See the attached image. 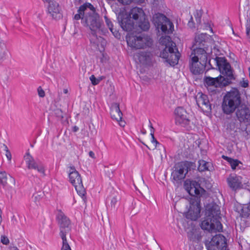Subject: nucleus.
Returning <instances> with one entry per match:
<instances>
[{
  "label": "nucleus",
  "instance_id": "nucleus-31",
  "mask_svg": "<svg viewBox=\"0 0 250 250\" xmlns=\"http://www.w3.org/2000/svg\"><path fill=\"white\" fill-rule=\"evenodd\" d=\"M183 165L184 166L187 173L188 172L195 170L196 167V165L195 163L189 161H184L181 162Z\"/></svg>",
  "mask_w": 250,
  "mask_h": 250
},
{
  "label": "nucleus",
  "instance_id": "nucleus-20",
  "mask_svg": "<svg viewBox=\"0 0 250 250\" xmlns=\"http://www.w3.org/2000/svg\"><path fill=\"white\" fill-rule=\"evenodd\" d=\"M200 96L196 98V103L199 107L202 104L204 106V108L207 111H210L211 110V105L209 102L208 96L202 92L198 93Z\"/></svg>",
  "mask_w": 250,
  "mask_h": 250
},
{
  "label": "nucleus",
  "instance_id": "nucleus-56",
  "mask_svg": "<svg viewBox=\"0 0 250 250\" xmlns=\"http://www.w3.org/2000/svg\"><path fill=\"white\" fill-rule=\"evenodd\" d=\"M113 32H114V33H112V34L114 35V36L116 38H118L120 36V34H119V32L117 31L116 29H114Z\"/></svg>",
  "mask_w": 250,
  "mask_h": 250
},
{
  "label": "nucleus",
  "instance_id": "nucleus-7",
  "mask_svg": "<svg viewBox=\"0 0 250 250\" xmlns=\"http://www.w3.org/2000/svg\"><path fill=\"white\" fill-rule=\"evenodd\" d=\"M205 245L207 250H229L227 239L221 233L213 236L210 241L206 240Z\"/></svg>",
  "mask_w": 250,
  "mask_h": 250
},
{
  "label": "nucleus",
  "instance_id": "nucleus-59",
  "mask_svg": "<svg viewBox=\"0 0 250 250\" xmlns=\"http://www.w3.org/2000/svg\"><path fill=\"white\" fill-rule=\"evenodd\" d=\"M79 127L75 125L73 127L72 130L73 132H76L79 130Z\"/></svg>",
  "mask_w": 250,
  "mask_h": 250
},
{
  "label": "nucleus",
  "instance_id": "nucleus-33",
  "mask_svg": "<svg viewBox=\"0 0 250 250\" xmlns=\"http://www.w3.org/2000/svg\"><path fill=\"white\" fill-rule=\"evenodd\" d=\"M87 8H89L91 11L95 10V7L90 3L85 2L79 7L78 11L81 12L84 15L85 11Z\"/></svg>",
  "mask_w": 250,
  "mask_h": 250
},
{
  "label": "nucleus",
  "instance_id": "nucleus-1",
  "mask_svg": "<svg viewBox=\"0 0 250 250\" xmlns=\"http://www.w3.org/2000/svg\"><path fill=\"white\" fill-rule=\"evenodd\" d=\"M222 112L226 115L235 113L238 121L242 123H250V108L243 102L240 91L232 87L223 96L221 104Z\"/></svg>",
  "mask_w": 250,
  "mask_h": 250
},
{
  "label": "nucleus",
  "instance_id": "nucleus-17",
  "mask_svg": "<svg viewBox=\"0 0 250 250\" xmlns=\"http://www.w3.org/2000/svg\"><path fill=\"white\" fill-rule=\"evenodd\" d=\"M208 35L206 33H201L196 36L194 42L191 48H208Z\"/></svg>",
  "mask_w": 250,
  "mask_h": 250
},
{
  "label": "nucleus",
  "instance_id": "nucleus-28",
  "mask_svg": "<svg viewBox=\"0 0 250 250\" xmlns=\"http://www.w3.org/2000/svg\"><path fill=\"white\" fill-rule=\"evenodd\" d=\"M136 26H138L143 31L148 30L150 27L149 21L146 19V17H144L142 20L137 21Z\"/></svg>",
  "mask_w": 250,
  "mask_h": 250
},
{
  "label": "nucleus",
  "instance_id": "nucleus-35",
  "mask_svg": "<svg viewBox=\"0 0 250 250\" xmlns=\"http://www.w3.org/2000/svg\"><path fill=\"white\" fill-rule=\"evenodd\" d=\"M7 174L4 171H0V184L5 186L7 184Z\"/></svg>",
  "mask_w": 250,
  "mask_h": 250
},
{
  "label": "nucleus",
  "instance_id": "nucleus-32",
  "mask_svg": "<svg viewBox=\"0 0 250 250\" xmlns=\"http://www.w3.org/2000/svg\"><path fill=\"white\" fill-rule=\"evenodd\" d=\"M174 114L175 117H186L188 116V113L186 109L183 107L178 106L174 110Z\"/></svg>",
  "mask_w": 250,
  "mask_h": 250
},
{
  "label": "nucleus",
  "instance_id": "nucleus-14",
  "mask_svg": "<svg viewBox=\"0 0 250 250\" xmlns=\"http://www.w3.org/2000/svg\"><path fill=\"white\" fill-rule=\"evenodd\" d=\"M56 220L60 228V232H70L71 230L70 219L61 210H59L56 216Z\"/></svg>",
  "mask_w": 250,
  "mask_h": 250
},
{
  "label": "nucleus",
  "instance_id": "nucleus-42",
  "mask_svg": "<svg viewBox=\"0 0 250 250\" xmlns=\"http://www.w3.org/2000/svg\"><path fill=\"white\" fill-rule=\"evenodd\" d=\"M43 193L42 192H38L36 194H34L33 195V198H34V200L35 202L39 201L40 199L43 197Z\"/></svg>",
  "mask_w": 250,
  "mask_h": 250
},
{
  "label": "nucleus",
  "instance_id": "nucleus-29",
  "mask_svg": "<svg viewBox=\"0 0 250 250\" xmlns=\"http://www.w3.org/2000/svg\"><path fill=\"white\" fill-rule=\"evenodd\" d=\"M7 49L5 42L0 37V60L3 59L7 55Z\"/></svg>",
  "mask_w": 250,
  "mask_h": 250
},
{
  "label": "nucleus",
  "instance_id": "nucleus-18",
  "mask_svg": "<svg viewBox=\"0 0 250 250\" xmlns=\"http://www.w3.org/2000/svg\"><path fill=\"white\" fill-rule=\"evenodd\" d=\"M47 12L53 19H60L62 17V15L61 12V8L59 4L55 0L52 1V2L48 5Z\"/></svg>",
  "mask_w": 250,
  "mask_h": 250
},
{
  "label": "nucleus",
  "instance_id": "nucleus-16",
  "mask_svg": "<svg viewBox=\"0 0 250 250\" xmlns=\"http://www.w3.org/2000/svg\"><path fill=\"white\" fill-rule=\"evenodd\" d=\"M210 60L208 62V64H202L199 62H193L192 61L189 62V69L192 74L198 75L202 74L204 70L206 71L211 69H214L210 64Z\"/></svg>",
  "mask_w": 250,
  "mask_h": 250
},
{
  "label": "nucleus",
  "instance_id": "nucleus-24",
  "mask_svg": "<svg viewBox=\"0 0 250 250\" xmlns=\"http://www.w3.org/2000/svg\"><path fill=\"white\" fill-rule=\"evenodd\" d=\"M198 167L197 170L200 172H204L206 171H212L213 169L211 163L206 162L204 160H199L198 161Z\"/></svg>",
  "mask_w": 250,
  "mask_h": 250
},
{
  "label": "nucleus",
  "instance_id": "nucleus-37",
  "mask_svg": "<svg viewBox=\"0 0 250 250\" xmlns=\"http://www.w3.org/2000/svg\"><path fill=\"white\" fill-rule=\"evenodd\" d=\"M229 164L230 165L232 169H235L237 167H238L239 169H240L241 167H239V164L242 165V164L238 159H234L232 158L230 161L229 162Z\"/></svg>",
  "mask_w": 250,
  "mask_h": 250
},
{
  "label": "nucleus",
  "instance_id": "nucleus-52",
  "mask_svg": "<svg viewBox=\"0 0 250 250\" xmlns=\"http://www.w3.org/2000/svg\"><path fill=\"white\" fill-rule=\"evenodd\" d=\"M248 126H249V124L247 125L246 127H242L240 129L242 132H245V134H244V135H246V131H247V130H248Z\"/></svg>",
  "mask_w": 250,
  "mask_h": 250
},
{
  "label": "nucleus",
  "instance_id": "nucleus-4",
  "mask_svg": "<svg viewBox=\"0 0 250 250\" xmlns=\"http://www.w3.org/2000/svg\"><path fill=\"white\" fill-rule=\"evenodd\" d=\"M146 15L142 8L134 7L129 13L120 12L117 15V20L123 30L130 32L134 28L137 21L142 20Z\"/></svg>",
  "mask_w": 250,
  "mask_h": 250
},
{
  "label": "nucleus",
  "instance_id": "nucleus-50",
  "mask_svg": "<svg viewBox=\"0 0 250 250\" xmlns=\"http://www.w3.org/2000/svg\"><path fill=\"white\" fill-rule=\"evenodd\" d=\"M61 250H71L69 244L62 245Z\"/></svg>",
  "mask_w": 250,
  "mask_h": 250
},
{
  "label": "nucleus",
  "instance_id": "nucleus-19",
  "mask_svg": "<svg viewBox=\"0 0 250 250\" xmlns=\"http://www.w3.org/2000/svg\"><path fill=\"white\" fill-rule=\"evenodd\" d=\"M69 181L73 186L82 183L81 176L74 166L70 167L68 172Z\"/></svg>",
  "mask_w": 250,
  "mask_h": 250
},
{
  "label": "nucleus",
  "instance_id": "nucleus-57",
  "mask_svg": "<svg viewBox=\"0 0 250 250\" xmlns=\"http://www.w3.org/2000/svg\"><path fill=\"white\" fill-rule=\"evenodd\" d=\"M83 2V0H75L74 3L75 5H78Z\"/></svg>",
  "mask_w": 250,
  "mask_h": 250
},
{
  "label": "nucleus",
  "instance_id": "nucleus-45",
  "mask_svg": "<svg viewBox=\"0 0 250 250\" xmlns=\"http://www.w3.org/2000/svg\"><path fill=\"white\" fill-rule=\"evenodd\" d=\"M89 79L93 85H96L99 83V81L98 80V79L96 78L94 75H92L90 77Z\"/></svg>",
  "mask_w": 250,
  "mask_h": 250
},
{
  "label": "nucleus",
  "instance_id": "nucleus-41",
  "mask_svg": "<svg viewBox=\"0 0 250 250\" xmlns=\"http://www.w3.org/2000/svg\"><path fill=\"white\" fill-rule=\"evenodd\" d=\"M1 147H3L4 150L6 151V156L8 160H11V154L10 151L8 149L7 146L5 144H2Z\"/></svg>",
  "mask_w": 250,
  "mask_h": 250
},
{
  "label": "nucleus",
  "instance_id": "nucleus-2",
  "mask_svg": "<svg viewBox=\"0 0 250 250\" xmlns=\"http://www.w3.org/2000/svg\"><path fill=\"white\" fill-rule=\"evenodd\" d=\"M184 188L191 196L189 200V208L186 214V217L195 221L200 216V197L206 190L196 181L187 179L184 181Z\"/></svg>",
  "mask_w": 250,
  "mask_h": 250
},
{
  "label": "nucleus",
  "instance_id": "nucleus-3",
  "mask_svg": "<svg viewBox=\"0 0 250 250\" xmlns=\"http://www.w3.org/2000/svg\"><path fill=\"white\" fill-rule=\"evenodd\" d=\"M205 216L200 224L201 228L208 232L222 231L221 223L220 210L216 205L208 206L205 210Z\"/></svg>",
  "mask_w": 250,
  "mask_h": 250
},
{
  "label": "nucleus",
  "instance_id": "nucleus-5",
  "mask_svg": "<svg viewBox=\"0 0 250 250\" xmlns=\"http://www.w3.org/2000/svg\"><path fill=\"white\" fill-rule=\"evenodd\" d=\"M126 41L129 46L137 49L150 47L152 45V41L150 38L144 35H134L133 33L128 34Z\"/></svg>",
  "mask_w": 250,
  "mask_h": 250
},
{
  "label": "nucleus",
  "instance_id": "nucleus-53",
  "mask_svg": "<svg viewBox=\"0 0 250 250\" xmlns=\"http://www.w3.org/2000/svg\"><path fill=\"white\" fill-rule=\"evenodd\" d=\"M222 158L224 160L227 161L229 163V162L230 161V160L232 159V158H230V157H229L228 156H225V155H222Z\"/></svg>",
  "mask_w": 250,
  "mask_h": 250
},
{
  "label": "nucleus",
  "instance_id": "nucleus-13",
  "mask_svg": "<svg viewBox=\"0 0 250 250\" xmlns=\"http://www.w3.org/2000/svg\"><path fill=\"white\" fill-rule=\"evenodd\" d=\"M174 167L175 169L171 172V179L174 183L179 184L185 179L187 173L182 162L178 163Z\"/></svg>",
  "mask_w": 250,
  "mask_h": 250
},
{
  "label": "nucleus",
  "instance_id": "nucleus-61",
  "mask_svg": "<svg viewBox=\"0 0 250 250\" xmlns=\"http://www.w3.org/2000/svg\"><path fill=\"white\" fill-rule=\"evenodd\" d=\"M119 125L121 126H124L125 125V122H123L122 120L121 121H119Z\"/></svg>",
  "mask_w": 250,
  "mask_h": 250
},
{
  "label": "nucleus",
  "instance_id": "nucleus-23",
  "mask_svg": "<svg viewBox=\"0 0 250 250\" xmlns=\"http://www.w3.org/2000/svg\"><path fill=\"white\" fill-rule=\"evenodd\" d=\"M152 54L150 51H140L138 53L139 61L145 64L148 65L151 62Z\"/></svg>",
  "mask_w": 250,
  "mask_h": 250
},
{
  "label": "nucleus",
  "instance_id": "nucleus-12",
  "mask_svg": "<svg viewBox=\"0 0 250 250\" xmlns=\"http://www.w3.org/2000/svg\"><path fill=\"white\" fill-rule=\"evenodd\" d=\"M24 159L28 169L37 170L43 176H45L44 167L41 161H35L29 152L26 153V155L24 156Z\"/></svg>",
  "mask_w": 250,
  "mask_h": 250
},
{
  "label": "nucleus",
  "instance_id": "nucleus-47",
  "mask_svg": "<svg viewBox=\"0 0 250 250\" xmlns=\"http://www.w3.org/2000/svg\"><path fill=\"white\" fill-rule=\"evenodd\" d=\"M38 95L40 97L43 98L45 96V92L44 90L42 88L41 86H39L38 88Z\"/></svg>",
  "mask_w": 250,
  "mask_h": 250
},
{
  "label": "nucleus",
  "instance_id": "nucleus-40",
  "mask_svg": "<svg viewBox=\"0 0 250 250\" xmlns=\"http://www.w3.org/2000/svg\"><path fill=\"white\" fill-rule=\"evenodd\" d=\"M54 114L55 116L60 118V119H62L63 118V114L62 111V110L61 109H56L54 110Z\"/></svg>",
  "mask_w": 250,
  "mask_h": 250
},
{
  "label": "nucleus",
  "instance_id": "nucleus-44",
  "mask_svg": "<svg viewBox=\"0 0 250 250\" xmlns=\"http://www.w3.org/2000/svg\"><path fill=\"white\" fill-rule=\"evenodd\" d=\"M118 200L116 197H113L110 201L111 208L115 209L117 207Z\"/></svg>",
  "mask_w": 250,
  "mask_h": 250
},
{
  "label": "nucleus",
  "instance_id": "nucleus-26",
  "mask_svg": "<svg viewBox=\"0 0 250 250\" xmlns=\"http://www.w3.org/2000/svg\"><path fill=\"white\" fill-rule=\"evenodd\" d=\"M165 59V62L168 63L170 66H174L178 63L179 56L176 54L168 55L167 57L163 58Z\"/></svg>",
  "mask_w": 250,
  "mask_h": 250
},
{
  "label": "nucleus",
  "instance_id": "nucleus-54",
  "mask_svg": "<svg viewBox=\"0 0 250 250\" xmlns=\"http://www.w3.org/2000/svg\"><path fill=\"white\" fill-rule=\"evenodd\" d=\"M188 25L191 28H195V23L194 22L188 21Z\"/></svg>",
  "mask_w": 250,
  "mask_h": 250
},
{
  "label": "nucleus",
  "instance_id": "nucleus-51",
  "mask_svg": "<svg viewBox=\"0 0 250 250\" xmlns=\"http://www.w3.org/2000/svg\"><path fill=\"white\" fill-rule=\"evenodd\" d=\"M248 136H250V123H249L248 129L246 131V135H244V136L247 139L249 138Z\"/></svg>",
  "mask_w": 250,
  "mask_h": 250
},
{
  "label": "nucleus",
  "instance_id": "nucleus-43",
  "mask_svg": "<svg viewBox=\"0 0 250 250\" xmlns=\"http://www.w3.org/2000/svg\"><path fill=\"white\" fill-rule=\"evenodd\" d=\"M84 18H85V16L83 15V13H82L81 12H79L78 10V13L75 14L74 17V19L75 20H79L81 19L82 20H83V19L84 20ZM84 21V20L83 21Z\"/></svg>",
  "mask_w": 250,
  "mask_h": 250
},
{
  "label": "nucleus",
  "instance_id": "nucleus-21",
  "mask_svg": "<svg viewBox=\"0 0 250 250\" xmlns=\"http://www.w3.org/2000/svg\"><path fill=\"white\" fill-rule=\"evenodd\" d=\"M175 124L178 125H180L184 127L187 130H190L192 129L193 123L191 122L190 119L186 117H175Z\"/></svg>",
  "mask_w": 250,
  "mask_h": 250
},
{
  "label": "nucleus",
  "instance_id": "nucleus-22",
  "mask_svg": "<svg viewBox=\"0 0 250 250\" xmlns=\"http://www.w3.org/2000/svg\"><path fill=\"white\" fill-rule=\"evenodd\" d=\"M110 114L113 120L119 121L122 119L123 114L120 109L119 104L116 103L111 104Z\"/></svg>",
  "mask_w": 250,
  "mask_h": 250
},
{
  "label": "nucleus",
  "instance_id": "nucleus-64",
  "mask_svg": "<svg viewBox=\"0 0 250 250\" xmlns=\"http://www.w3.org/2000/svg\"><path fill=\"white\" fill-rule=\"evenodd\" d=\"M149 127H150V128H151V127H153L152 123H151V122L150 121H149Z\"/></svg>",
  "mask_w": 250,
  "mask_h": 250
},
{
  "label": "nucleus",
  "instance_id": "nucleus-34",
  "mask_svg": "<svg viewBox=\"0 0 250 250\" xmlns=\"http://www.w3.org/2000/svg\"><path fill=\"white\" fill-rule=\"evenodd\" d=\"M74 187L79 195L82 196L83 198L85 197L86 191L83 185V183L77 185H75Z\"/></svg>",
  "mask_w": 250,
  "mask_h": 250
},
{
  "label": "nucleus",
  "instance_id": "nucleus-62",
  "mask_svg": "<svg viewBox=\"0 0 250 250\" xmlns=\"http://www.w3.org/2000/svg\"><path fill=\"white\" fill-rule=\"evenodd\" d=\"M154 131H155V129L153 128V127H151V128H150V135L151 136L154 135Z\"/></svg>",
  "mask_w": 250,
  "mask_h": 250
},
{
  "label": "nucleus",
  "instance_id": "nucleus-60",
  "mask_svg": "<svg viewBox=\"0 0 250 250\" xmlns=\"http://www.w3.org/2000/svg\"><path fill=\"white\" fill-rule=\"evenodd\" d=\"M205 27H206V28L208 27V28H209L210 30L212 32H213L212 28V27H211L209 23H206V26H205Z\"/></svg>",
  "mask_w": 250,
  "mask_h": 250
},
{
  "label": "nucleus",
  "instance_id": "nucleus-46",
  "mask_svg": "<svg viewBox=\"0 0 250 250\" xmlns=\"http://www.w3.org/2000/svg\"><path fill=\"white\" fill-rule=\"evenodd\" d=\"M240 85L244 88H246L249 86V81L248 80H244V79L240 81Z\"/></svg>",
  "mask_w": 250,
  "mask_h": 250
},
{
  "label": "nucleus",
  "instance_id": "nucleus-39",
  "mask_svg": "<svg viewBox=\"0 0 250 250\" xmlns=\"http://www.w3.org/2000/svg\"><path fill=\"white\" fill-rule=\"evenodd\" d=\"M68 232H63L62 231L59 233V235L62 240V245H66L68 244L66 237V234Z\"/></svg>",
  "mask_w": 250,
  "mask_h": 250
},
{
  "label": "nucleus",
  "instance_id": "nucleus-38",
  "mask_svg": "<svg viewBox=\"0 0 250 250\" xmlns=\"http://www.w3.org/2000/svg\"><path fill=\"white\" fill-rule=\"evenodd\" d=\"M104 19H105V23H106L107 26H108V27L109 28L110 31L112 33H114V32H113V30H114L113 25L112 21H110V19H109L107 18V16H104Z\"/></svg>",
  "mask_w": 250,
  "mask_h": 250
},
{
  "label": "nucleus",
  "instance_id": "nucleus-9",
  "mask_svg": "<svg viewBox=\"0 0 250 250\" xmlns=\"http://www.w3.org/2000/svg\"><path fill=\"white\" fill-rule=\"evenodd\" d=\"M84 22L86 26L89 27L91 31L99 30L100 29L101 23L99 15L96 12V10L86 13Z\"/></svg>",
  "mask_w": 250,
  "mask_h": 250
},
{
  "label": "nucleus",
  "instance_id": "nucleus-36",
  "mask_svg": "<svg viewBox=\"0 0 250 250\" xmlns=\"http://www.w3.org/2000/svg\"><path fill=\"white\" fill-rule=\"evenodd\" d=\"M203 11L202 10H196L194 16L195 17L197 24L200 25L201 23V18L203 15Z\"/></svg>",
  "mask_w": 250,
  "mask_h": 250
},
{
  "label": "nucleus",
  "instance_id": "nucleus-15",
  "mask_svg": "<svg viewBox=\"0 0 250 250\" xmlns=\"http://www.w3.org/2000/svg\"><path fill=\"white\" fill-rule=\"evenodd\" d=\"M242 177L236 174H230L227 178V183L228 187L234 191L240 190L244 188L243 184Z\"/></svg>",
  "mask_w": 250,
  "mask_h": 250
},
{
  "label": "nucleus",
  "instance_id": "nucleus-30",
  "mask_svg": "<svg viewBox=\"0 0 250 250\" xmlns=\"http://www.w3.org/2000/svg\"><path fill=\"white\" fill-rule=\"evenodd\" d=\"M175 54L172 46H166L162 51L161 52L160 57L161 58L167 57L168 55Z\"/></svg>",
  "mask_w": 250,
  "mask_h": 250
},
{
  "label": "nucleus",
  "instance_id": "nucleus-10",
  "mask_svg": "<svg viewBox=\"0 0 250 250\" xmlns=\"http://www.w3.org/2000/svg\"><path fill=\"white\" fill-rule=\"evenodd\" d=\"M192 52L190 55L191 61L193 62H199L202 64H208V48H191Z\"/></svg>",
  "mask_w": 250,
  "mask_h": 250
},
{
  "label": "nucleus",
  "instance_id": "nucleus-6",
  "mask_svg": "<svg viewBox=\"0 0 250 250\" xmlns=\"http://www.w3.org/2000/svg\"><path fill=\"white\" fill-rule=\"evenodd\" d=\"M152 22L158 31L161 30L162 33L168 34L172 32L174 25L170 20L164 14L158 13L153 15Z\"/></svg>",
  "mask_w": 250,
  "mask_h": 250
},
{
  "label": "nucleus",
  "instance_id": "nucleus-27",
  "mask_svg": "<svg viewBox=\"0 0 250 250\" xmlns=\"http://www.w3.org/2000/svg\"><path fill=\"white\" fill-rule=\"evenodd\" d=\"M196 230L192 229L188 232V237L190 241L198 243L201 240L202 235L200 233H195Z\"/></svg>",
  "mask_w": 250,
  "mask_h": 250
},
{
  "label": "nucleus",
  "instance_id": "nucleus-49",
  "mask_svg": "<svg viewBox=\"0 0 250 250\" xmlns=\"http://www.w3.org/2000/svg\"><path fill=\"white\" fill-rule=\"evenodd\" d=\"M151 143L153 144H155V147L157 146V145H161L156 139V138L154 137V135L151 136Z\"/></svg>",
  "mask_w": 250,
  "mask_h": 250
},
{
  "label": "nucleus",
  "instance_id": "nucleus-48",
  "mask_svg": "<svg viewBox=\"0 0 250 250\" xmlns=\"http://www.w3.org/2000/svg\"><path fill=\"white\" fill-rule=\"evenodd\" d=\"M1 242L4 245H7L9 243V240L7 237L2 236L1 237Z\"/></svg>",
  "mask_w": 250,
  "mask_h": 250
},
{
  "label": "nucleus",
  "instance_id": "nucleus-11",
  "mask_svg": "<svg viewBox=\"0 0 250 250\" xmlns=\"http://www.w3.org/2000/svg\"><path fill=\"white\" fill-rule=\"evenodd\" d=\"M204 83L206 86H214L215 87H225L230 83L228 80L225 79L224 76L221 75L216 78H212L210 76H205L204 78Z\"/></svg>",
  "mask_w": 250,
  "mask_h": 250
},
{
  "label": "nucleus",
  "instance_id": "nucleus-63",
  "mask_svg": "<svg viewBox=\"0 0 250 250\" xmlns=\"http://www.w3.org/2000/svg\"><path fill=\"white\" fill-rule=\"evenodd\" d=\"M42 0L44 2L48 3V4H49L52 2V1H54V0Z\"/></svg>",
  "mask_w": 250,
  "mask_h": 250
},
{
  "label": "nucleus",
  "instance_id": "nucleus-8",
  "mask_svg": "<svg viewBox=\"0 0 250 250\" xmlns=\"http://www.w3.org/2000/svg\"><path fill=\"white\" fill-rule=\"evenodd\" d=\"M214 60L220 72L226 77V80H228L231 83V81L235 79V77L230 63L224 57H216Z\"/></svg>",
  "mask_w": 250,
  "mask_h": 250
},
{
  "label": "nucleus",
  "instance_id": "nucleus-58",
  "mask_svg": "<svg viewBox=\"0 0 250 250\" xmlns=\"http://www.w3.org/2000/svg\"><path fill=\"white\" fill-rule=\"evenodd\" d=\"M89 157H91L92 158H95V154L92 151H90L88 153Z\"/></svg>",
  "mask_w": 250,
  "mask_h": 250
},
{
  "label": "nucleus",
  "instance_id": "nucleus-55",
  "mask_svg": "<svg viewBox=\"0 0 250 250\" xmlns=\"http://www.w3.org/2000/svg\"><path fill=\"white\" fill-rule=\"evenodd\" d=\"M203 247L201 245H196L195 247L194 250H202Z\"/></svg>",
  "mask_w": 250,
  "mask_h": 250
},
{
  "label": "nucleus",
  "instance_id": "nucleus-25",
  "mask_svg": "<svg viewBox=\"0 0 250 250\" xmlns=\"http://www.w3.org/2000/svg\"><path fill=\"white\" fill-rule=\"evenodd\" d=\"M89 40L90 43L94 46H98L101 42L102 43L104 39L101 36H98L97 35V31H91V34H89Z\"/></svg>",
  "mask_w": 250,
  "mask_h": 250
}]
</instances>
